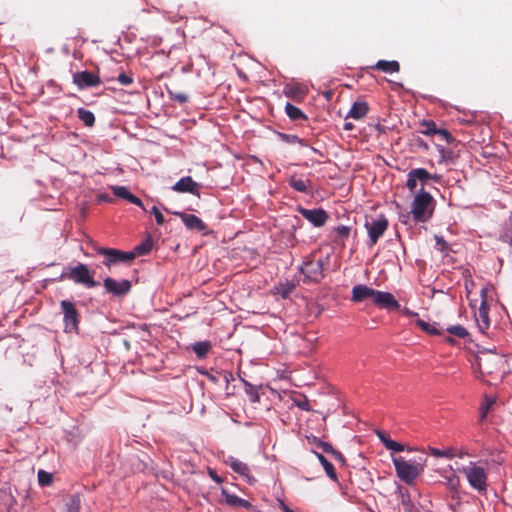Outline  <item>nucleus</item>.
Instances as JSON below:
<instances>
[{"label":"nucleus","mask_w":512,"mask_h":512,"mask_svg":"<svg viewBox=\"0 0 512 512\" xmlns=\"http://www.w3.org/2000/svg\"><path fill=\"white\" fill-rule=\"evenodd\" d=\"M434 199L423 189L414 197L411 203V214L416 223L428 221L433 214Z\"/></svg>","instance_id":"f257e3e1"},{"label":"nucleus","mask_w":512,"mask_h":512,"mask_svg":"<svg viewBox=\"0 0 512 512\" xmlns=\"http://www.w3.org/2000/svg\"><path fill=\"white\" fill-rule=\"evenodd\" d=\"M459 472L466 476L469 485L480 494H485L488 488V474L484 467L477 462H469L467 466L459 468Z\"/></svg>","instance_id":"f03ea898"},{"label":"nucleus","mask_w":512,"mask_h":512,"mask_svg":"<svg viewBox=\"0 0 512 512\" xmlns=\"http://www.w3.org/2000/svg\"><path fill=\"white\" fill-rule=\"evenodd\" d=\"M397 477L411 485L424 471L425 463L406 461L403 457L393 458Z\"/></svg>","instance_id":"7ed1b4c3"},{"label":"nucleus","mask_w":512,"mask_h":512,"mask_svg":"<svg viewBox=\"0 0 512 512\" xmlns=\"http://www.w3.org/2000/svg\"><path fill=\"white\" fill-rule=\"evenodd\" d=\"M60 307L63 314L64 332L77 334L79 332L80 314L75 304L68 300H62Z\"/></svg>","instance_id":"20e7f679"},{"label":"nucleus","mask_w":512,"mask_h":512,"mask_svg":"<svg viewBox=\"0 0 512 512\" xmlns=\"http://www.w3.org/2000/svg\"><path fill=\"white\" fill-rule=\"evenodd\" d=\"M66 277L76 284H81L87 288L98 286V282L94 280L93 273L89 270L88 266L83 263H78L76 266L71 267Z\"/></svg>","instance_id":"39448f33"},{"label":"nucleus","mask_w":512,"mask_h":512,"mask_svg":"<svg viewBox=\"0 0 512 512\" xmlns=\"http://www.w3.org/2000/svg\"><path fill=\"white\" fill-rule=\"evenodd\" d=\"M323 265L322 259L315 260L311 256L307 257L300 267V271L304 275L303 281L305 283L319 282L324 277Z\"/></svg>","instance_id":"423d86ee"},{"label":"nucleus","mask_w":512,"mask_h":512,"mask_svg":"<svg viewBox=\"0 0 512 512\" xmlns=\"http://www.w3.org/2000/svg\"><path fill=\"white\" fill-rule=\"evenodd\" d=\"M389 225L388 219L384 215L366 220L365 228L369 236L368 246H374L383 236Z\"/></svg>","instance_id":"0eeeda50"},{"label":"nucleus","mask_w":512,"mask_h":512,"mask_svg":"<svg viewBox=\"0 0 512 512\" xmlns=\"http://www.w3.org/2000/svg\"><path fill=\"white\" fill-rule=\"evenodd\" d=\"M93 248L98 254L106 258L104 265L107 267L118 262H131L135 259V253L133 252H123L115 248L99 247L96 244H93Z\"/></svg>","instance_id":"6e6552de"},{"label":"nucleus","mask_w":512,"mask_h":512,"mask_svg":"<svg viewBox=\"0 0 512 512\" xmlns=\"http://www.w3.org/2000/svg\"><path fill=\"white\" fill-rule=\"evenodd\" d=\"M502 364L501 356L495 353H482L477 357V365L481 374L491 375L496 373Z\"/></svg>","instance_id":"1a4fd4ad"},{"label":"nucleus","mask_w":512,"mask_h":512,"mask_svg":"<svg viewBox=\"0 0 512 512\" xmlns=\"http://www.w3.org/2000/svg\"><path fill=\"white\" fill-rule=\"evenodd\" d=\"M105 291L112 294L115 297H124L127 295L132 288V284L129 280L116 281L112 277H106L103 281Z\"/></svg>","instance_id":"9d476101"},{"label":"nucleus","mask_w":512,"mask_h":512,"mask_svg":"<svg viewBox=\"0 0 512 512\" xmlns=\"http://www.w3.org/2000/svg\"><path fill=\"white\" fill-rule=\"evenodd\" d=\"M297 212L301 214L306 220H308L315 227H322L326 224L329 219L328 213L322 209H307L301 206L297 207Z\"/></svg>","instance_id":"9b49d317"},{"label":"nucleus","mask_w":512,"mask_h":512,"mask_svg":"<svg viewBox=\"0 0 512 512\" xmlns=\"http://www.w3.org/2000/svg\"><path fill=\"white\" fill-rule=\"evenodd\" d=\"M73 83L77 85L79 89H85L97 87L101 81L98 75L88 70H84L73 74Z\"/></svg>","instance_id":"f8f14e48"},{"label":"nucleus","mask_w":512,"mask_h":512,"mask_svg":"<svg viewBox=\"0 0 512 512\" xmlns=\"http://www.w3.org/2000/svg\"><path fill=\"white\" fill-rule=\"evenodd\" d=\"M372 302L381 309L398 310L400 308L399 302L389 292L376 290Z\"/></svg>","instance_id":"ddd939ff"},{"label":"nucleus","mask_w":512,"mask_h":512,"mask_svg":"<svg viewBox=\"0 0 512 512\" xmlns=\"http://www.w3.org/2000/svg\"><path fill=\"white\" fill-rule=\"evenodd\" d=\"M201 185L195 182L192 177L186 176L179 179L173 186L172 189L178 193H191L200 197Z\"/></svg>","instance_id":"4468645a"},{"label":"nucleus","mask_w":512,"mask_h":512,"mask_svg":"<svg viewBox=\"0 0 512 512\" xmlns=\"http://www.w3.org/2000/svg\"><path fill=\"white\" fill-rule=\"evenodd\" d=\"M174 214L181 218L186 228L192 231L205 232L207 225L194 214H187L184 212H174Z\"/></svg>","instance_id":"2eb2a0df"},{"label":"nucleus","mask_w":512,"mask_h":512,"mask_svg":"<svg viewBox=\"0 0 512 512\" xmlns=\"http://www.w3.org/2000/svg\"><path fill=\"white\" fill-rule=\"evenodd\" d=\"M226 464H228L235 473L243 476L249 484H253L256 481L255 478L250 474V469L246 463L230 456L226 460Z\"/></svg>","instance_id":"dca6fc26"},{"label":"nucleus","mask_w":512,"mask_h":512,"mask_svg":"<svg viewBox=\"0 0 512 512\" xmlns=\"http://www.w3.org/2000/svg\"><path fill=\"white\" fill-rule=\"evenodd\" d=\"M221 496L225 503L231 507H242L247 510H254V506L249 501L229 493L226 489H222Z\"/></svg>","instance_id":"f3484780"},{"label":"nucleus","mask_w":512,"mask_h":512,"mask_svg":"<svg viewBox=\"0 0 512 512\" xmlns=\"http://www.w3.org/2000/svg\"><path fill=\"white\" fill-rule=\"evenodd\" d=\"M489 307L485 300H483L479 306L478 313L476 314V322L478 325L479 330L482 333H485V331L490 326V319H489Z\"/></svg>","instance_id":"a211bd4d"},{"label":"nucleus","mask_w":512,"mask_h":512,"mask_svg":"<svg viewBox=\"0 0 512 512\" xmlns=\"http://www.w3.org/2000/svg\"><path fill=\"white\" fill-rule=\"evenodd\" d=\"M111 190L116 197L123 198L128 202L135 204L144 209L143 202L140 198L129 192L125 186H112Z\"/></svg>","instance_id":"6ab92c4d"},{"label":"nucleus","mask_w":512,"mask_h":512,"mask_svg":"<svg viewBox=\"0 0 512 512\" xmlns=\"http://www.w3.org/2000/svg\"><path fill=\"white\" fill-rule=\"evenodd\" d=\"M375 291V289L363 284L355 285L352 289V301L361 302L368 298L373 300Z\"/></svg>","instance_id":"aec40b11"},{"label":"nucleus","mask_w":512,"mask_h":512,"mask_svg":"<svg viewBox=\"0 0 512 512\" xmlns=\"http://www.w3.org/2000/svg\"><path fill=\"white\" fill-rule=\"evenodd\" d=\"M285 96L295 101H300L305 98L307 90L299 84H287L283 90Z\"/></svg>","instance_id":"412c9836"},{"label":"nucleus","mask_w":512,"mask_h":512,"mask_svg":"<svg viewBox=\"0 0 512 512\" xmlns=\"http://www.w3.org/2000/svg\"><path fill=\"white\" fill-rule=\"evenodd\" d=\"M376 435L378 436V438L380 439V441L382 442L386 449L394 452H402L405 450L403 444L390 439L389 435L386 432L382 430H376Z\"/></svg>","instance_id":"4be33fe9"},{"label":"nucleus","mask_w":512,"mask_h":512,"mask_svg":"<svg viewBox=\"0 0 512 512\" xmlns=\"http://www.w3.org/2000/svg\"><path fill=\"white\" fill-rule=\"evenodd\" d=\"M369 111V106L365 101H356L353 103L350 111L346 118H353L355 120H360L364 118Z\"/></svg>","instance_id":"5701e85b"},{"label":"nucleus","mask_w":512,"mask_h":512,"mask_svg":"<svg viewBox=\"0 0 512 512\" xmlns=\"http://www.w3.org/2000/svg\"><path fill=\"white\" fill-rule=\"evenodd\" d=\"M289 185L296 191L301 193H308L312 188L311 181L309 179H303L293 175L288 180Z\"/></svg>","instance_id":"b1692460"},{"label":"nucleus","mask_w":512,"mask_h":512,"mask_svg":"<svg viewBox=\"0 0 512 512\" xmlns=\"http://www.w3.org/2000/svg\"><path fill=\"white\" fill-rule=\"evenodd\" d=\"M372 69L382 71L385 73H397L400 70V64L396 60L387 61V60H379L376 62L374 66L371 67Z\"/></svg>","instance_id":"393cba45"},{"label":"nucleus","mask_w":512,"mask_h":512,"mask_svg":"<svg viewBox=\"0 0 512 512\" xmlns=\"http://www.w3.org/2000/svg\"><path fill=\"white\" fill-rule=\"evenodd\" d=\"M285 112L292 121L307 120L304 112L289 102L285 105Z\"/></svg>","instance_id":"a878e982"},{"label":"nucleus","mask_w":512,"mask_h":512,"mask_svg":"<svg viewBox=\"0 0 512 512\" xmlns=\"http://www.w3.org/2000/svg\"><path fill=\"white\" fill-rule=\"evenodd\" d=\"M319 462L322 464L326 474L332 480H337L336 469L321 453L314 452Z\"/></svg>","instance_id":"bb28decb"},{"label":"nucleus","mask_w":512,"mask_h":512,"mask_svg":"<svg viewBox=\"0 0 512 512\" xmlns=\"http://www.w3.org/2000/svg\"><path fill=\"white\" fill-rule=\"evenodd\" d=\"M429 453L436 458L452 459L456 455V449L449 447L447 449L441 450L435 447H429Z\"/></svg>","instance_id":"cd10ccee"},{"label":"nucleus","mask_w":512,"mask_h":512,"mask_svg":"<svg viewBox=\"0 0 512 512\" xmlns=\"http://www.w3.org/2000/svg\"><path fill=\"white\" fill-rule=\"evenodd\" d=\"M78 118L85 124L87 127H92L95 123L94 114L85 108H79L77 110Z\"/></svg>","instance_id":"c85d7f7f"},{"label":"nucleus","mask_w":512,"mask_h":512,"mask_svg":"<svg viewBox=\"0 0 512 512\" xmlns=\"http://www.w3.org/2000/svg\"><path fill=\"white\" fill-rule=\"evenodd\" d=\"M413 176L416 178L417 181H420L422 184L427 183L431 179H437L436 175L430 174L426 169L424 168H416L412 169Z\"/></svg>","instance_id":"c756f323"},{"label":"nucleus","mask_w":512,"mask_h":512,"mask_svg":"<svg viewBox=\"0 0 512 512\" xmlns=\"http://www.w3.org/2000/svg\"><path fill=\"white\" fill-rule=\"evenodd\" d=\"M415 324L422 329L424 332L430 335H441L442 332L437 329L433 324H430L420 318L415 319Z\"/></svg>","instance_id":"7c9ffc66"},{"label":"nucleus","mask_w":512,"mask_h":512,"mask_svg":"<svg viewBox=\"0 0 512 512\" xmlns=\"http://www.w3.org/2000/svg\"><path fill=\"white\" fill-rule=\"evenodd\" d=\"M211 349V344L208 341L196 342L193 345V351L199 358H205Z\"/></svg>","instance_id":"2f4dec72"},{"label":"nucleus","mask_w":512,"mask_h":512,"mask_svg":"<svg viewBox=\"0 0 512 512\" xmlns=\"http://www.w3.org/2000/svg\"><path fill=\"white\" fill-rule=\"evenodd\" d=\"M445 485L453 494L458 493L460 488V478L452 472L450 476L445 477Z\"/></svg>","instance_id":"473e14b6"},{"label":"nucleus","mask_w":512,"mask_h":512,"mask_svg":"<svg viewBox=\"0 0 512 512\" xmlns=\"http://www.w3.org/2000/svg\"><path fill=\"white\" fill-rule=\"evenodd\" d=\"M421 126L423 127L421 133L427 136L436 135L439 131L434 121L424 120Z\"/></svg>","instance_id":"72a5a7b5"},{"label":"nucleus","mask_w":512,"mask_h":512,"mask_svg":"<svg viewBox=\"0 0 512 512\" xmlns=\"http://www.w3.org/2000/svg\"><path fill=\"white\" fill-rule=\"evenodd\" d=\"M446 331L458 338H466L469 336L468 331L461 325H453L446 328Z\"/></svg>","instance_id":"f704fd0d"},{"label":"nucleus","mask_w":512,"mask_h":512,"mask_svg":"<svg viewBox=\"0 0 512 512\" xmlns=\"http://www.w3.org/2000/svg\"><path fill=\"white\" fill-rule=\"evenodd\" d=\"M318 448H321L324 452L333 455L336 459H343V455L341 454V452L335 450L333 446L328 442H318Z\"/></svg>","instance_id":"c9c22d12"},{"label":"nucleus","mask_w":512,"mask_h":512,"mask_svg":"<svg viewBox=\"0 0 512 512\" xmlns=\"http://www.w3.org/2000/svg\"><path fill=\"white\" fill-rule=\"evenodd\" d=\"M37 477H38V482L41 486H49L52 484L53 482V476L51 473L49 472H46L44 470H39L38 471V474H37Z\"/></svg>","instance_id":"e433bc0d"},{"label":"nucleus","mask_w":512,"mask_h":512,"mask_svg":"<svg viewBox=\"0 0 512 512\" xmlns=\"http://www.w3.org/2000/svg\"><path fill=\"white\" fill-rule=\"evenodd\" d=\"M245 385V392L250 397V400L252 402H258L259 401V394L255 386L248 383L247 381H244Z\"/></svg>","instance_id":"4c0bfd02"},{"label":"nucleus","mask_w":512,"mask_h":512,"mask_svg":"<svg viewBox=\"0 0 512 512\" xmlns=\"http://www.w3.org/2000/svg\"><path fill=\"white\" fill-rule=\"evenodd\" d=\"M168 95L171 100H174L180 104H185L188 102V95L182 92H175L173 90L168 89Z\"/></svg>","instance_id":"58836bf2"},{"label":"nucleus","mask_w":512,"mask_h":512,"mask_svg":"<svg viewBox=\"0 0 512 512\" xmlns=\"http://www.w3.org/2000/svg\"><path fill=\"white\" fill-rule=\"evenodd\" d=\"M80 509V499L78 496H72L69 501L66 503V511L65 512H79Z\"/></svg>","instance_id":"ea45409f"},{"label":"nucleus","mask_w":512,"mask_h":512,"mask_svg":"<svg viewBox=\"0 0 512 512\" xmlns=\"http://www.w3.org/2000/svg\"><path fill=\"white\" fill-rule=\"evenodd\" d=\"M435 241V248L438 251L447 254V251L449 250V245L447 241H445L444 238L441 236H435Z\"/></svg>","instance_id":"a19ab883"},{"label":"nucleus","mask_w":512,"mask_h":512,"mask_svg":"<svg viewBox=\"0 0 512 512\" xmlns=\"http://www.w3.org/2000/svg\"><path fill=\"white\" fill-rule=\"evenodd\" d=\"M118 82L123 86H129L133 83V77L131 74H126L124 72L120 73L117 77Z\"/></svg>","instance_id":"79ce46f5"},{"label":"nucleus","mask_w":512,"mask_h":512,"mask_svg":"<svg viewBox=\"0 0 512 512\" xmlns=\"http://www.w3.org/2000/svg\"><path fill=\"white\" fill-rule=\"evenodd\" d=\"M335 232L340 238L347 239L350 235V227L345 226V225H340L335 228Z\"/></svg>","instance_id":"37998d69"},{"label":"nucleus","mask_w":512,"mask_h":512,"mask_svg":"<svg viewBox=\"0 0 512 512\" xmlns=\"http://www.w3.org/2000/svg\"><path fill=\"white\" fill-rule=\"evenodd\" d=\"M406 186L407 188L410 190V191H414L416 186H417V180L416 178L413 176V172L412 170L409 171L408 175H407V182H406Z\"/></svg>","instance_id":"c03bdc74"},{"label":"nucleus","mask_w":512,"mask_h":512,"mask_svg":"<svg viewBox=\"0 0 512 512\" xmlns=\"http://www.w3.org/2000/svg\"><path fill=\"white\" fill-rule=\"evenodd\" d=\"M151 213L155 216V220L158 225H163L165 223V218L158 207L153 206L151 209Z\"/></svg>","instance_id":"a18cd8bd"},{"label":"nucleus","mask_w":512,"mask_h":512,"mask_svg":"<svg viewBox=\"0 0 512 512\" xmlns=\"http://www.w3.org/2000/svg\"><path fill=\"white\" fill-rule=\"evenodd\" d=\"M494 402H495V400H494V399H488V398H486V403H485V405H483V406L481 407V412H480V418H481V420H483V419L486 417V415H487V413H488L489 409H490V408H491V406L494 404Z\"/></svg>","instance_id":"49530a36"},{"label":"nucleus","mask_w":512,"mask_h":512,"mask_svg":"<svg viewBox=\"0 0 512 512\" xmlns=\"http://www.w3.org/2000/svg\"><path fill=\"white\" fill-rule=\"evenodd\" d=\"M436 135H439L447 143H452L454 141V137L446 129H439V131H438V133Z\"/></svg>","instance_id":"de8ad7c7"},{"label":"nucleus","mask_w":512,"mask_h":512,"mask_svg":"<svg viewBox=\"0 0 512 512\" xmlns=\"http://www.w3.org/2000/svg\"><path fill=\"white\" fill-rule=\"evenodd\" d=\"M149 250H150L149 245L140 244L135 247V251L133 253H135V256L136 255H144V254L148 253Z\"/></svg>","instance_id":"09e8293b"},{"label":"nucleus","mask_w":512,"mask_h":512,"mask_svg":"<svg viewBox=\"0 0 512 512\" xmlns=\"http://www.w3.org/2000/svg\"><path fill=\"white\" fill-rule=\"evenodd\" d=\"M296 405L302 410H305V411L311 410L309 401L306 398H304L303 400H300V401H296Z\"/></svg>","instance_id":"8fccbe9b"},{"label":"nucleus","mask_w":512,"mask_h":512,"mask_svg":"<svg viewBox=\"0 0 512 512\" xmlns=\"http://www.w3.org/2000/svg\"><path fill=\"white\" fill-rule=\"evenodd\" d=\"M289 143H302V140L296 135H283Z\"/></svg>","instance_id":"3c124183"},{"label":"nucleus","mask_w":512,"mask_h":512,"mask_svg":"<svg viewBox=\"0 0 512 512\" xmlns=\"http://www.w3.org/2000/svg\"><path fill=\"white\" fill-rule=\"evenodd\" d=\"M402 313L407 316V317H416L418 318V314L416 312H413L411 311L410 309H408L407 307H404L402 309Z\"/></svg>","instance_id":"603ef678"},{"label":"nucleus","mask_w":512,"mask_h":512,"mask_svg":"<svg viewBox=\"0 0 512 512\" xmlns=\"http://www.w3.org/2000/svg\"><path fill=\"white\" fill-rule=\"evenodd\" d=\"M307 440L310 444H313L315 445L316 447H318V442H322L319 438H317L316 436L314 435H311V436H307Z\"/></svg>","instance_id":"864d4df0"},{"label":"nucleus","mask_w":512,"mask_h":512,"mask_svg":"<svg viewBox=\"0 0 512 512\" xmlns=\"http://www.w3.org/2000/svg\"><path fill=\"white\" fill-rule=\"evenodd\" d=\"M209 474L216 483H222V478L218 476L214 471L210 470Z\"/></svg>","instance_id":"5fc2aeb1"},{"label":"nucleus","mask_w":512,"mask_h":512,"mask_svg":"<svg viewBox=\"0 0 512 512\" xmlns=\"http://www.w3.org/2000/svg\"><path fill=\"white\" fill-rule=\"evenodd\" d=\"M279 507H280L282 512H294L283 501H280Z\"/></svg>","instance_id":"6e6d98bb"},{"label":"nucleus","mask_w":512,"mask_h":512,"mask_svg":"<svg viewBox=\"0 0 512 512\" xmlns=\"http://www.w3.org/2000/svg\"><path fill=\"white\" fill-rule=\"evenodd\" d=\"M343 129H344L345 131H352V130L354 129V125H353V123H351V122H345V123L343 124Z\"/></svg>","instance_id":"4d7b16f0"},{"label":"nucleus","mask_w":512,"mask_h":512,"mask_svg":"<svg viewBox=\"0 0 512 512\" xmlns=\"http://www.w3.org/2000/svg\"><path fill=\"white\" fill-rule=\"evenodd\" d=\"M466 455H468V452L466 450H456L455 457L464 458Z\"/></svg>","instance_id":"13d9d810"},{"label":"nucleus","mask_w":512,"mask_h":512,"mask_svg":"<svg viewBox=\"0 0 512 512\" xmlns=\"http://www.w3.org/2000/svg\"><path fill=\"white\" fill-rule=\"evenodd\" d=\"M99 200L100 201H106V202H112L113 201V199L110 196L105 195V194L99 195Z\"/></svg>","instance_id":"bf43d9fd"},{"label":"nucleus","mask_w":512,"mask_h":512,"mask_svg":"<svg viewBox=\"0 0 512 512\" xmlns=\"http://www.w3.org/2000/svg\"><path fill=\"white\" fill-rule=\"evenodd\" d=\"M445 341H446L448 344H450V345H455V344H456L455 339H454L453 337H451V336L446 337V338H445Z\"/></svg>","instance_id":"052dcab7"},{"label":"nucleus","mask_w":512,"mask_h":512,"mask_svg":"<svg viewBox=\"0 0 512 512\" xmlns=\"http://www.w3.org/2000/svg\"><path fill=\"white\" fill-rule=\"evenodd\" d=\"M208 377H209V379H210L211 381H213V382H216V381H217V378H216V376H214V375H209Z\"/></svg>","instance_id":"680f3d73"},{"label":"nucleus","mask_w":512,"mask_h":512,"mask_svg":"<svg viewBox=\"0 0 512 512\" xmlns=\"http://www.w3.org/2000/svg\"><path fill=\"white\" fill-rule=\"evenodd\" d=\"M401 218H405V219L402 220V222L406 223L407 222L406 219L409 218V215L408 214L407 215H403V216H401Z\"/></svg>","instance_id":"e2e57ef3"},{"label":"nucleus","mask_w":512,"mask_h":512,"mask_svg":"<svg viewBox=\"0 0 512 512\" xmlns=\"http://www.w3.org/2000/svg\"><path fill=\"white\" fill-rule=\"evenodd\" d=\"M288 293H289V291H285V292L283 293V297H287Z\"/></svg>","instance_id":"0e129e2a"},{"label":"nucleus","mask_w":512,"mask_h":512,"mask_svg":"<svg viewBox=\"0 0 512 512\" xmlns=\"http://www.w3.org/2000/svg\"><path fill=\"white\" fill-rule=\"evenodd\" d=\"M510 245L512 246V238H511V241H510Z\"/></svg>","instance_id":"69168bd1"}]
</instances>
